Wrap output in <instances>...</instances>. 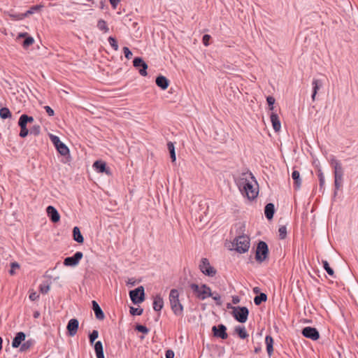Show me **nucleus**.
<instances>
[{
    "mask_svg": "<svg viewBox=\"0 0 358 358\" xmlns=\"http://www.w3.org/2000/svg\"><path fill=\"white\" fill-rule=\"evenodd\" d=\"M312 85H313V94H312V99H313V101H314L315 99V96H316V94L317 93V91L320 90V87L321 86V83H320V80L315 79V80H313Z\"/></svg>",
    "mask_w": 358,
    "mask_h": 358,
    "instance_id": "7c9ffc66",
    "label": "nucleus"
},
{
    "mask_svg": "<svg viewBox=\"0 0 358 358\" xmlns=\"http://www.w3.org/2000/svg\"><path fill=\"white\" fill-rule=\"evenodd\" d=\"M164 306V301L160 295H157L154 298L153 301V309L155 311H160Z\"/></svg>",
    "mask_w": 358,
    "mask_h": 358,
    "instance_id": "aec40b11",
    "label": "nucleus"
},
{
    "mask_svg": "<svg viewBox=\"0 0 358 358\" xmlns=\"http://www.w3.org/2000/svg\"><path fill=\"white\" fill-rule=\"evenodd\" d=\"M25 339V334L23 332H18L12 342L13 348H18Z\"/></svg>",
    "mask_w": 358,
    "mask_h": 358,
    "instance_id": "412c9836",
    "label": "nucleus"
},
{
    "mask_svg": "<svg viewBox=\"0 0 358 358\" xmlns=\"http://www.w3.org/2000/svg\"><path fill=\"white\" fill-rule=\"evenodd\" d=\"M167 147H168V149L169 150V152H172V151H175V147H174V145L172 142H169L167 143Z\"/></svg>",
    "mask_w": 358,
    "mask_h": 358,
    "instance_id": "bf43d9fd",
    "label": "nucleus"
},
{
    "mask_svg": "<svg viewBox=\"0 0 358 358\" xmlns=\"http://www.w3.org/2000/svg\"><path fill=\"white\" fill-rule=\"evenodd\" d=\"M279 236L281 239H284L287 234V229L285 226H282L278 229Z\"/></svg>",
    "mask_w": 358,
    "mask_h": 358,
    "instance_id": "c03bdc74",
    "label": "nucleus"
},
{
    "mask_svg": "<svg viewBox=\"0 0 358 358\" xmlns=\"http://www.w3.org/2000/svg\"><path fill=\"white\" fill-rule=\"evenodd\" d=\"M227 328L223 324H219L218 326L213 327L212 331L214 334L215 336L221 338L222 339H226L228 336L226 332Z\"/></svg>",
    "mask_w": 358,
    "mask_h": 358,
    "instance_id": "4468645a",
    "label": "nucleus"
},
{
    "mask_svg": "<svg viewBox=\"0 0 358 358\" xmlns=\"http://www.w3.org/2000/svg\"><path fill=\"white\" fill-rule=\"evenodd\" d=\"M239 190L249 200L255 199L259 193V185L251 173H243L237 181Z\"/></svg>",
    "mask_w": 358,
    "mask_h": 358,
    "instance_id": "f257e3e1",
    "label": "nucleus"
},
{
    "mask_svg": "<svg viewBox=\"0 0 358 358\" xmlns=\"http://www.w3.org/2000/svg\"><path fill=\"white\" fill-rule=\"evenodd\" d=\"M9 17L13 20H22L25 18L24 13H10Z\"/></svg>",
    "mask_w": 358,
    "mask_h": 358,
    "instance_id": "58836bf2",
    "label": "nucleus"
},
{
    "mask_svg": "<svg viewBox=\"0 0 358 358\" xmlns=\"http://www.w3.org/2000/svg\"><path fill=\"white\" fill-rule=\"evenodd\" d=\"M200 271L206 275L213 277L216 274L215 268L212 266L206 258H203L199 264Z\"/></svg>",
    "mask_w": 358,
    "mask_h": 358,
    "instance_id": "6e6552de",
    "label": "nucleus"
},
{
    "mask_svg": "<svg viewBox=\"0 0 358 358\" xmlns=\"http://www.w3.org/2000/svg\"><path fill=\"white\" fill-rule=\"evenodd\" d=\"M39 297V295L34 290H29V298L31 301H36Z\"/></svg>",
    "mask_w": 358,
    "mask_h": 358,
    "instance_id": "37998d69",
    "label": "nucleus"
},
{
    "mask_svg": "<svg viewBox=\"0 0 358 358\" xmlns=\"http://www.w3.org/2000/svg\"><path fill=\"white\" fill-rule=\"evenodd\" d=\"M318 177H319V180H320V185L321 186H322L324 183V177L323 176V173H320L318 174Z\"/></svg>",
    "mask_w": 358,
    "mask_h": 358,
    "instance_id": "13d9d810",
    "label": "nucleus"
},
{
    "mask_svg": "<svg viewBox=\"0 0 358 358\" xmlns=\"http://www.w3.org/2000/svg\"><path fill=\"white\" fill-rule=\"evenodd\" d=\"M322 264H323V267H324V270L327 272V273L329 275L333 276L334 274V270L330 267L327 261L323 260Z\"/></svg>",
    "mask_w": 358,
    "mask_h": 358,
    "instance_id": "4c0bfd02",
    "label": "nucleus"
},
{
    "mask_svg": "<svg viewBox=\"0 0 358 358\" xmlns=\"http://www.w3.org/2000/svg\"><path fill=\"white\" fill-rule=\"evenodd\" d=\"M78 321L76 319H71L69 321L66 329L69 336H73L76 334L78 329Z\"/></svg>",
    "mask_w": 358,
    "mask_h": 358,
    "instance_id": "2eb2a0df",
    "label": "nucleus"
},
{
    "mask_svg": "<svg viewBox=\"0 0 358 358\" xmlns=\"http://www.w3.org/2000/svg\"><path fill=\"white\" fill-rule=\"evenodd\" d=\"M210 39V36L208 35V34H205L203 36V39H202V41H203V43L205 46H208L209 45V41Z\"/></svg>",
    "mask_w": 358,
    "mask_h": 358,
    "instance_id": "864d4df0",
    "label": "nucleus"
},
{
    "mask_svg": "<svg viewBox=\"0 0 358 358\" xmlns=\"http://www.w3.org/2000/svg\"><path fill=\"white\" fill-rule=\"evenodd\" d=\"M330 164L331 166L334 168V175L343 174L342 166L340 162L338 159H336L334 157H332L330 159Z\"/></svg>",
    "mask_w": 358,
    "mask_h": 358,
    "instance_id": "f3484780",
    "label": "nucleus"
},
{
    "mask_svg": "<svg viewBox=\"0 0 358 358\" xmlns=\"http://www.w3.org/2000/svg\"><path fill=\"white\" fill-rule=\"evenodd\" d=\"M235 250L239 253L246 252L250 245V238L246 235H242L236 237L233 242Z\"/></svg>",
    "mask_w": 358,
    "mask_h": 358,
    "instance_id": "20e7f679",
    "label": "nucleus"
},
{
    "mask_svg": "<svg viewBox=\"0 0 358 358\" xmlns=\"http://www.w3.org/2000/svg\"><path fill=\"white\" fill-rule=\"evenodd\" d=\"M83 257L81 252H76L73 256L65 258L64 264L66 266H75L78 264Z\"/></svg>",
    "mask_w": 358,
    "mask_h": 358,
    "instance_id": "9d476101",
    "label": "nucleus"
},
{
    "mask_svg": "<svg viewBox=\"0 0 358 358\" xmlns=\"http://www.w3.org/2000/svg\"><path fill=\"white\" fill-rule=\"evenodd\" d=\"M136 329L139 331V332H142L143 334H148V329L145 326H143V325H137L136 327Z\"/></svg>",
    "mask_w": 358,
    "mask_h": 358,
    "instance_id": "3c124183",
    "label": "nucleus"
},
{
    "mask_svg": "<svg viewBox=\"0 0 358 358\" xmlns=\"http://www.w3.org/2000/svg\"><path fill=\"white\" fill-rule=\"evenodd\" d=\"M170 156H171L172 162H175L176 159L175 151L170 152Z\"/></svg>",
    "mask_w": 358,
    "mask_h": 358,
    "instance_id": "052dcab7",
    "label": "nucleus"
},
{
    "mask_svg": "<svg viewBox=\"0 0 358 358\" xmlns=\"http://www.w3.org/2000/svg\"><path fill=\"white\" fill-rule=\"evenodd\" d=\"M292 178L294 181L295 188L296 189L299 188L301 185V180L300 178L299 172L296 170L293 171V172L292 173Z\"/></svg>",
    "mask_w": 358,
    "mask_h": 358,
    "instance_id": "bb28decb",
    "label": "nucleus"
},
{
    "mask_svg": "<svg viewBox=\"0 0 358 358\" xmlns=\"http://www.w3.org/2000/svg\"><path fill=\"white\" fill-rule=\"evenodd\" d=\"M123 52L127 59H130L131 58L132 53L127 47L123 48Z\"/></svg>",
    "mask_w": 358,
    "mask_h": 358,
    "instance_id": "8fccbe9b",
    "label": "nucleus"
},
{
    "mask_svg": "<svg viewBox=\"0 0 358 358\" xmlns=\"http://www.w3.org/2000/svg\"><path fill=\"white\" fill-rule=\"evenodd\" d=\"M43 7H44V6L43 4L33 6L26 13H24V16H25V17H27L29 15H31L36 12L40 11Z\"/></svg>",
    "mask_w": 358,
    "mask_h": 358,
    "instance_id": "cd10ccee",
    "label": "nucleus"
},
{
    "mask_svg": "<svg viewBox=\"0 0 358 358\" xmlns=\"http://www.w3.org/2000/svg\"><path fill=\"white\" fill-rule=\"evenodd\" d=\"M39 289L42 294H47L50 289V285L49 283H43L40 285Z\"/></svg>",
    "mask_w": 358,
    "mask_h": 358,
    "instance_id": "a19ab883",
    "label": "nucleus"
},
{
    "mask_svg": "<svg viewBox=\"0 0 358 358\" xmlns=\"http://www.w3.org/2000/svg\"><path fill=\"white\" fill-rule=\"evenodd\" d=\"M73 239L79 243H83L84 241V238L83 235L80 233V229L78 227H75L73 229Z\"/></svg>",
    "mask_w": 358,
    "mask_h": 358,
    "instance_id": "b1692460",
    "label": "nucleus"
},
{
    "mask_svg": "<svg viewBox=\"0 0 358 358\" xmlns=\"http://www.w3.org/2000/svg\"><path fill=\"white\" fill-rule=\"evenodd\" d=\"M38 315V313L35 314L34 317H36Z\"/></svg>",
    "mask_w": 358,
    "mask_h": 358,
    "instance_id": "338daca9",
    "label": "nucleus"
},
{
    "mask_svg": "<svg viewBox=\"0 0 358 358\" xmlns=\"http://www.w3.org/2000/svg\"><path fill=\"white\" fill-rule=\"evenodd\" d=\"M44 109L49 116H53L55 115L54 110L50 106H45Z\"/></svg>",
    "mask_w": 358,
    "mask_h": 358,
    "instance_id": "5fc2aeb1",
    "label": "nucleus"
},
{
    "mask_svg": "<svg viewBox=\"0 0 358 358\" xmlns=\"http://www.w3.org/2000/svg\"><path fill=\"white\" fill-rule=\"evenodd\" d=\"M92 308L94 311L96 317L99 320H103L104 318V314L99 304L95 301H92Z\"/></svg>",
    "mask_w": 358,
    "mask_h": 358,
    "instance_id": "4be33fe9",
    "label": "nucleus"
},
{
    "mask_svg": "<svg viewBox=\"0 0 358 358\" xmlns=\"http://www.w3.org/2000/svg\"><path fill=\"white\" fill-rule=\"evenodd\" d=\"M210 297H212L214 301H215V302L217 305H221V303H221V297L218 294H213L212 293V296Z\"/></svg>",
    "mask_w": 358,
    "mask_h": 358,
    "instance_id": "603ef678",
    "label": "nucleus"
},
{
    "mask_svg": "<svg viewBox=\"0 0 358 358\" xmlns=\"http://www.w3.org/2000/svg\"><path fill=\"white\" fill-rule=\"evenodd\" d=\"M144 288L142 286L129 292L131 300L135 304L144 301Z\"/></svg>",
    "mask_w": 358,
    "mask_h": 358,
    "instance_id": "1a4fd4ad",
    "label": "nucleus"
},
{
    "mask_svg": "<svg viewBox=\"0 0 358 358\" xmlns=\"http://www.w3.org/2000/svg\"><path fill=\"white\" fill-rule=\"evenodd\" d=\"M268 255V248L267 244L264 241H260L257 246L255 259L262 263L266 259Z\"/></svg>",
    "mask_w": 358,
    "mask_h": 358,
    "instance_id": "423d86ee",
    "label": "nucleus"
},
{
    "mask_svg": "<svg viewBox=\"0 0 358 358\" xmlns=\"http://www.w3.org/2000/svg\"><path fill=\"white\" fill-rule=\"evenodd\" d=\"M249 311L246 307H234L233 315L239 322L244 323L247 321Z\"/></svg>",
    "mask_w": 358,
    "mask_h": 358,
    "instance_id": "0eeeda50",
    "label": "nucleus"
},
{
    "mask_svg": "<svg viewBox=\"0 0 358 358\" xmlns=\"http://www.w3.org/2000/svg\"><path fill=\"white\" fill-rule=\"evenodd\" d=\"M128 284H131V285H134V282H132V281H130V280L128 282Z\"/></svg>",
    "mask_w": 358,
    "mask_h": 358,
    "instance_id": "0e129e2a",
    "label": "nucleus"
},
{
    "mask_svg": "<svg viewBox=\"0 0 358 358\" xmlns=\"http://www.w3.org/2000/svg\"><path fill=\"white\" fill-rule=\"evenodd\" d=\"M98 336H99L98 331L93 330L92 332L89 336L90 342L91 344H93L94 341L98 338Z\"/></svg>",
    "mask_w": 358,
    "mask_h": 358,
    "instance_id": "79ce46f5",
    "label": "nucleus"
},
{
    "mask_svg": "<svg viewBox=\"0 0 358 358\" xmlns=\"http://www.w3.org/2000/svg\"><path fill=\"white\" fill-rule=\"evenodd\" d=\"M106 163L102 161H96L93 164V167L99 173L106 172Z\"/></svg>",
    "mask_w": 358,
    "mask_h": 358,
    "instance_id": "c85d7f7f",
    "label": "nucleus"
},
{
    "mask_svg": "<svg viewBox=\"0 0 358 358\" xmlns=\"http://www.w3.org/2000/svg\"><path fill=\"white\" fill-rule=\"evenodd\" d=\"M39 131H40L39 126L34 127L33 130L31 131V132H34L36 135L39 134Z\"/></svg>",
    "mask_w": 358,
    "mask_h": 358,
    "instance_id": "680f3d73",
    "label": "nucleus"
},
{
    "mask_svg": "<svg viewBox=\"0 0 358 358\" xmlns=\"http://www.w3.org/2000/svg\"><path fill=\"white\" fill-rule=\"evenodd\" d=\"M97 27L99 30L102 31L104 33H107L109 31V28L107 25V23L103 20H99L98 21Z\"/></svg>",
    "mask_w": 358,
    "mask_h": 358,
    "instance_id": "2f4dec72",
    "label": "nucleus"
},
{
    "mask_svg": "<svg viewBox=\"0 0 358 358\" xmlns=\"http://www.w3.org/2000/svg\"><path fill=\"white\" fill-rule=\"evenodd\" d=\"M134 66L138 69L139 73L143 76H147V64L140 57H136L133 61Z\"/></svg>",
    "mask_w": 358,
    "mask_h": 358,
    "instance_id": "f8f14e48",
    "label": "nucleus"
},
{
    "mask_svg": "<svg viewBox=\"0 0 358 358\" xmlns=\"http://www.w3.org/2000/svg\"><path fill=\"white\" fill-rule=\"evenodd\" d=\"M266 295L264 293H261L259 295H257L255 297L254 302L256 305H259L262 302L266 301Z\"/></svg>",
    "mask_w": 358,
    "mask_h": 358,
    "instance_id": "c9c22d12",
    "label": "nucleus"
},
{
    "mask_svg": "<svg viewBox=\"0 0 358 358\" xmlns=\"http://www.w3.org/2000/svg\"><path fill=\"white\" fill-rule=\"evenodd\" d=\"M343 174L334 175V183L336 189H338L343 185Z\"/></svg>",
    "mask_w": 358,
    "mask_h": 358,
    "instance_id": "72a5a7b5",
    "label": "nucleus"
},
{
    "mask_svg": "<svg viewBox=\"0 0 358 358\" xmlns=\"http://www.w3.org/2000/svg\"><path fill=\"white\" fill-rule=\"evenodd\" d=\"M24 38V40L23 41V42L22 43V45L24 48L27 49L28 48L30 45H33L34 43V39L33 37L30 36L28 33L27 32H24V33H20L17 36V38L16 40L17 41H19L20 38Z\"/></svg>",
    "mask_w": 358,
    "mask_h": 358,
    "instance_id": "ddd939ff",
    "label": "nucleus"
},
{
    "mask_svg": "<svg viewBox=\"0 0 358 358\" xmlns=\"http://www.w3.org/2000/svg\"><path fill=\"white\" fill-rule=\"evenodd\" d=\"M270 118L273 129L275 131H279L281 129V124L278 115L274 113H271Z\"/></svg>",
    "mask_w": 358,
    "mask_h": 358,
    "instance_id": "a211bd4d",
    "label": "nucleus"
},
{
    "mask_svg": "<svg viewBox=\"0 0 358 358\" xmlns=\"http://www.w3.org/2000/svg\"><path fill=\"white\" fill-rule=\"evenodd\" d=\"M113 8L115 9L120 3V0H109Z\"/></svg>",
    "mask_w": 358,
    "mask_h": 358,
    "instance_id": "6e6d98bb",
    "label": "nucleus"
},
{
    "mask_svg": "<svg viewBox=\"0 0 358 358\" xmlns=\"http://www.w3.org/2000/svg\"><path fill=\"white\" fill-rule=\"evenodd\" d=\"M34 344V341L32 340H28L24 343L22 344L20 347V351L24 352L28 350Z\"/></svg>",
    "mask_w": 358,
    "mask_h": 358,
    "instance_id": "e433bc0d",
    "label": "nucleus"
},
{
    "mask_svg": "<svg viewBox=\"0 0 358 358\" xmlns=\"http://www.w3.org/2000/svg\"><path fill=\"white\" fill-rule=\"evenodd\" d=\"M236 301H237V299H235V301H234V303H236Z\"/></svg>",
    "mask_w": 358,
    "mask_h": 358,
    "instance_id": "774afa93",
    "label": "nucleus"
},
{
    "mask_svg": "<svg viewBox=\"0 0 358 358\" xmlns=\"http://www.w3.org/2000/svg\"><path fill=\"white\" fill-rule=\"evenodd\" d=\"M174 357V352L171 350H168L166 352V358H173Z\"/></svg>",
    "mask_w": 358,
    "mask_h": 358,
    "instance_id": "4d7b16f0",
    "label": "nucleus"
},
{
    "mask_svg": "<svg viewBox=\"0 0 358 358\" xmlns=\"http://www.w3.org/2000/svg\"><path fill=\"white\" fill-rule=\"evenodd\" d=\"M128 284H131V285H134V282H132V281H130V280L128 282Z\"/></svg>",
    "mask_w": 358,
    "mask_h": 358,
    "instance_id": "e2e57ef3",
    "label": "nucleus"
},
{
    "mask_svg": "<svg viewBox=\"0 0 358 358\" xmlns=\"http://www.w3.org/2000/svg\"><path fill=\"white\" fill-rule=\"evenodd\" d=\"M156 84L162 90H165L169 87V81L165 76H159L156 78Z\"/></svg>",
    "mask_w": 358,
    "mask_h": 358,
    "instance_id": "6ab92c4d",
    "label": "nucleus"
},
{
    "mask_svg": "<svg viewBox=\"0 0 358 358\" xmlns=\"http://www.w3.org/2000/svg\"><path fill=\"white\" fill-rule=\"evenodd\" d=\"M108 40L109 44L113 48V50L117 51L119 48V46L117 45L116 39L115 38H113V36H110Z\"/></svg>",
    "mask_w": 358,
    "mask_h": 358,
    "instance_id": "ea45409f",
    "label": "nucleus"
},
{
    "mask_svg": "<svg viewBox=\"0 0 358 358\" xmlns=\"http://www.w3.org/2000/svg\"><path fill=\"white\" fill-rule=\"evenodd\" d=\"M12 116V114L10 111V110L6 108V107H4V108H1L0 109V117L2 119H7V118H10Z\"/></svg>",
    "mask_w": 358,
    "mask_h": 358,
    "instance_id": "473e14b6",
    "label": "nucleus"
},
{
    "mask_svg": "<svg viewBox=\"0 0 358 358\" xmlns=\"http://www.w3.org/2000/svg\"><path fill=\"white\" fill-rule=\"evenodd\" d=\"M57 151L62 155H66L69 152V150L68 147L63 143H59V146L57 148Z\"/></svg>",
    "mask_w": 358,
    "mask_h": 358,
    "instance_id": "f704fd0d",
    "label": "nucleus"
},
{
    "mask_svg": "<svg viewBox=\"0 0 358 358\" xmlns=\"http://www.w3.org/2000/svg\"><path fill=\"white\" fill-rule=\"evenodd\" d=\"M235 331L238 335V336L242 339H245L247 337H248V334L247 333L245 328L244 327H236L235 329Z\"/></svg>",
    "mask_w": 358,
    "mask_h": 358,
    "instance_id": "c756f323",
    "label": "nucleus"
},
{
    "mask_svg": "<svg viewBox=\"0 0 358 358\" xmlns=\"http://www.w3.org/2000/svg\"><path fill=\"white\" fill-rule=\"evenodd\" d=\"M143 313V310L142 309H139V308H134V307H131L130 308V313L132 315H141Z\"/></svg>",
    "mask_w": 358,
    "mask_h": 358,
    "instance_id": "de8ad7c7",
    "label": "nucleus"
},
{
    "mask_svg": "<svg viewBox=\"0 0 358 358\" xmlns=\"http://www.w3.org/2000/svg\"><path fill=\"white\" fill-rule=\"evenodd\" d=\"M94 350L97 358H104L103 345L101 341H97L95 343Z\"/></svg>",
    "mask_w": 358,
    "mask_h": 358,
    "instance_id": "a878e982",
    "label": "nucleus"
},
{
    "mask_svg": "<svg viewBox=\"0 0 358 358\" xmlns=\"http://www.w3.org/2000/svg\"><path fill=\"white\" fill-rule=\"evenodd\" d=\"M190 288L194 296L199 300H205L212 296V292L210 287L206 284L197 285L195 283L190 285Z\"/></svg>",
    "mask_w": 358,
    "mask_h": 358,
    "instance_id": "7ed1b4c3",
    "label": "nucleus"
},
{
    "mask_svg": "<svg viewBox=\"0 0 358 358\" xmlns=\"http://www.w3.org/2000/svg\"><path fill=\"white\" fill-rule=\"evenodd\" d=\"M33 122L34 117L26 114H23L20 117L18 125L20 127V131L19 134L20 137L25 138L28 135L29 130L27 127V124L28 123H32Z\"/></svg>",
    "mask_w": 358,
    "mask_h": 358,
    "instance_id": "39448f33",
    "label": "nucleus"
},
{
    "mask_svg": "<svg viewBox=\"0 0 358 358\" xmlns=\"http://www.w3.org/2000/svg\"><path fill=\"white\" fill-rule=\"evenodd\" d=\"M50 139L52 143L55 145L56 148L59 146V143H62V142L60 141L59 138L57 136L51 135Z\"/></svg>",
    "mask_w": 358,
    "mask_h": 358,
    "instance_id": "49530a36",
    "label": "nucleus"
},
{
    "mask_svg": "<svg viewBox=\"0 0 358 358\" xmlns=\"http://www.w3.org/2000/svg\"><path fill=\"white\" fill-rule=\"evenodd\" d=\"M266 101L269 106V110H273L274 108L273 104L275 103V99L271 96H268L266 98Z\"/></svg>",
    "mask_w": 358,
    "mask_h": 358,
    "instance_id": "a18cd8bd",
    "label": "nucleus"
},
{
    "mask_svg": "<svg viewBox=\"0 0 358 358\" xmlns=\"http://www.w3.org/2000/svg\"><path fill=\"white\" fill-rule=\"evenodd\" d=\"M169 302L171 310L176 315H182L183 306L179 300V292L178 289H172L169 294Z\"/></svg>",
    "mask_w": 358,
    "mask_h": 358,
    "instance_id": "f03ea898",
    "label": "nucleus"
},
{
    "mask_svg": "<svg viewBox=\"0 0 358 358\" xmlns=\"http://www.w3.org/2000/svg\"><path fill=\"white\" fill-rule=\"evenodd\" d=\"M274 205L273 203H268L265 206L264 213L267 219L271 220L274 214Z\"/></svg>",
    "mask_w": 358,
    "mask_h": 358,
    "instance_id": "5701e85b",
    "label": "nucleus"
},
{
    "mask_svg": "<svg viewBox=\"0 0 358 358\" xmlns=\"http://www.w3.org/2000/svg\"><path fill=\"white\" fill-rule=\"evenodd\" d=\"M10 266L11 269L10 270L9 273L11 275H13L15 273V270L18 269L20 268V265L17 262H13L11 263Z\"/></svg>",
    "mask_w": 358,
    "mask_h": 358,
    "instance_id": "09e8293b",
    "label": "nucleus"
},
{
    "mask_svg": "<svg viewBox=\"0 0 358 358\" xmlns=\"http://www.w3.org/2000/svg\"><path fill=\"white\" fill-rule=\"evenodd\" d=\"M265 342L266 344L267 352H268V355L271 356L273 352V339L271 336L268 335L266 336Z\"/></svg>",
    "mask_w": 358,
    "mask_h": 358,
    "instance_id": "393cba45",
    "label": "nucleus"
},
{
    "mask_svg": "<svg viewBox=\"0 0 358 358\" xmlns=\"http://www.w3.org/2000/svg\"><path fill=\"white\" fill-rule=\"evenodd\" d=\"M46 212L52 222L55 223L59 221L60 215L55 208L49 206L46 209Z\"/></svg>",
    "mask_w": 358,
    "mask_h": 358,
    "instance_id": "dca6fc26",
    "label": "nucleus"
},
{
    "mask_svg": "<svg viewBox=\"0 0 358 358\" xmlns=\"http://www.w3.org/2000/svg\"><path fill=\"white\" fill-rule=\"evenodd\" d=\"M302 334L306 338H310L313 341H317L320 338L318 331L313 327H306L303 329Z\"/></svg>",
    "mask_w": 358,
    "mask_h": 358,
    "instance_id": "9b49d317",
    "label": "nucleus"
},
{
    "mask_svg": "<svg viewBox=\"0 0 358 358\" xmlns=\"http://www.w3.org/2000/svg\"><path fill=\"white\" fill-rule=\"evenodd\" d=\"M38 315V313L35 314L34 317H36Z\"/></svg>",
    "mask_w": 358,
    "mask_h": 358,
    "instance_id": "69168bd1",
    "label": "nucleus"
}]
</instances>
